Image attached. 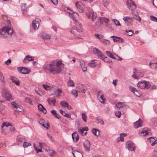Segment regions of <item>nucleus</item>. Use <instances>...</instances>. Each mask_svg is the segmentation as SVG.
<instances>
[{"instance_id": "obj_39", "label": "nucleus", "mask_w": 157, "mask_h": 157, "mask_svg": "<svg viewBox=\"0 0 157 157\" xmlns=\"http://www.w3.org/2000/svg\"><path fill=\"white\" fill-rule=\"evenodd\" d=\"M31 145V144L30 143L26 142H24L23 144V146L25 148Z\"/></svg>"}, {"instance_id": "obj_59", "label": "nucleus", "mask_w": 157, "mask_h": 157, "mask_svg": "<svg viewBox=\"0 0 157 157\" xmlns=\"http://www.w3.org/2000/svg\"><path fill=\"white\" fill-rule=\"evenodd\" d=\"M98 124L99 123L102 125H103L104 124V123L103 121L101 119H98Z\"/></svg>"}, {"instance_id": "obj_40", "label": "nucleus", "mask_w": 157, "mask_h": 157, "mask_svg": "<svg viewBox=\"0 0 157 157\" xmlns=\"http://www.w3.org/2000/svg\"><path fill=\"white\" fill-rule=\"evenodd\" d=\"M17 108H16L17 109L18 112H21L23 111V109L22 106L17 105Z\"/></svg>"}, {"instance_id": "obj_28", "label": "nucleus", "mask_w": 157, "mask_h": 157, "mask_svg": "<svg viewBox=\"0 0 157 157\" xmlns=\"http://www.w3.org/2000/svg\"><path fill=\"white\" fill-rule=\"evenodd\" d=\"M102 59L104 62L108 63H110L112 62V61L111 59L107 57H104V56L103 57L102 59Z\"/></svg>"}, {"instance_id": "obj_19", "label": "nucleus", "mask_w": 157, "mask_h": 157, "mask_svg": "<svg viewBox=\"0 0 157 157\" xmlns=\"http://www.w3.org/2000/svg\"><path fill=\"white\" fill-rule=\"evenodd\" d=\"M106 52L107 55L109 57L113 59H117V58H116V57H118V56L116 54H113L110 52L108 51H106Z\"/></svg>"}, {"instance_id": "obj_31", "label": "nucleus", "mask_w": 157, "mask_h": 157, "mask_svg": "<svg viewBox=\"0 0 157 157\" xmlns=\"http://www.w3.org/2000/svg\"><path fill=\"white\" fill-rule=\"evenodd\" d=\"M150 67L151 68H154L155 69L156 68L157 66V63H151V62L149 63Z\"/></svg>"}, {"instance_id": "obj_38", "label": "nucleus", "mask_w": 157, "mask_h": 157, "mask_svg": "<svg viewBox=\"0 0 157 157\" xmlns=\"http://www.w3.org/2000/svg\"><path fill=\"white\" fill-rule=\"evenodd\" d=\"M25 102L29 103L30 104L32 103L31 99L30 98L26 97L25 98Z\"/></svg>"}, {"instance_id": "obj_42", "label": "nucleus", "mask_w": 157, "mask_h": 157, "mask_svg": "<svg viewBox=\"0 0 157 157\" xmlns=\"http://www.w3.org/2000/svg\"><path fill=\"white\" fill-rule=\"evenodd\" d=\"M129 88V90L134 93H135V91H137V90L132 86H130Z\"/></svg>"}, {"instance_id": "obj_2", "label": "nucleus", "mask_w": 157, "mask_h": 157, "mask_svg": "<svg viewBox=\"0 0 157 157\" xmlns=\"http://www.w3.org/2000/svg\"><path fill=\"white\" fill-rule=\"evenodd\" d=\"M13 33V29L9 25L8 27H4L0 29V37L6 38L10 37Z\"/></svg>"}, {"instance_id": "obj_45", "label": "nucleus", "mask_w": 157, "mask_h": 157, "mask_svg": "<svg viewBox=\"0 0 157 157\" xmlns=\"http://www.w3.org/2000/svg\"><path fill=\"white\" fill-rule=\"evenodd\" d=\"M153 138V139L154 140L153 141V142L151 143V145L152 146H153L156 143V141L157 140L155 138H154V137H150L148 139H149L150 140V139Z\"/></svg>"}, {"instance_id": "obj_9", "label": "nucleus", "mask_w": 157, "mask_h": 157, "mask_svg": "<svg viewBox=\"0 0 157 157\" xmlns=\"http://www.w3.org/2000/svg\"><path fill=\"white\" fill-rule=\"evenodd\" d=\"M86 15L88 18L90 19L91 16V21L93 22H94L95 19L97 17V15L95 12H87L86 13Z\"/></svg>"}, {"instance_id": "obj_36", "label": "nucleus", "mask_w": 157, "mask_h": 157, "mask_svg": "<svg viewBox=\"0 0 157 157\" xmlns=\"http://www.w3.org/2000/svg\"><path fill=\"white\" fill-rule=\"evenodd\" d=\"M67 103L66 102H65L64 101H62L60 102V104L61 105L62 107H64V108H66V105H67Z\"/></svg>"}, {"instance_id": "obj_22", "label": "nucleus", "mask_w": 157, "mask_h": 157, "mask_svg": "<svg viewBox=\"0 0 157 157\" xmlns=\"http://www.w3.org/2000/svg\"><path fill=\"white\" fill-rule=\"evenodd\" d=\"M99 19L100 20V23L101 24L104 22L106 23H108L109 19L108 18L104 17H101L99 18Z\"/></svg>"}, {"instance_id": "obj_17", "label": "nucleus", "mask_w": 157, "mask_h": 157, "mask_svg": "<svg viewBox=\"0 0 157 157\" xmlns=\"http://www.w3.org/2000/svg\"><path fill=\"white\" fill-rule=\"evenodd\" d=\"M47 101L49 104L52 106H55L56 102L55 98L52 99V98H49L47 100Z\"/></svg>"}, {"instance_id": "obj_56", "label": "nucleus", "mask_w": 157, "mask_h": 157, "mask_svg": "<svg viewBox=\"0 0 157 157\" xmlns=\"http://www.w3.org/2000/svg\"><path fill=\"white\" fill-rule=\"evenodd\" d=\"M44 128L48 129V128L49 127V124H48L47 123H45V124H43L42 125Z\"/></svg>"}, {"instance_id": "obj_51", "label": "nucleus", "mask_w": 157, "mask_h": 157, "mask_svg": "<svg viewBox=\"0 0 157 157\" xmlns=\"http://www.w3.org/2000/svg\"><path fill=\"white\" fill-rule=\"evenodd\" d=\"M95 36L98 39H101L103 38V36L101 34H99L97 33H96L95 34Z\"/></svg>"}, {"instance_id": "obj_5", "label": "nucleus", "mask_w": 157, "mask_h": 157, "mask_svg": "<svg viewBox=\"0 0 157 157\" xmlns=\"http://www.w3.org/2000/svg\"><path fill=\"white\" fill-rule=\"evenodd\" d=\"M75 5L78 10L80 12L82 13L85 10V6L81 2H77Z\"/></svg>"}, {"instance_id": "obj_63", "label": "nucleus", "mask_w": 157, "mask_h": 157, "mask_svg": "<svg viewBox=\"0 0 157 157\" xmlns=\"http://www.w3.org/2000/svg\"><path fill=\"white\" fill-rule=\"evenodd\" d=\"M39 122L40 124L42 125L44 123V120L42 118H40Z\"/></svg>"}, {"instance_id": "obj_57", "label": "nucleus", "mask_w": 157, "mask_h": 157, "mask_svg": "<svg viewBox=\"0 0 157 157\" xmlns=\"http://www.w3.org/2000/svg\"><path fill=\"white\" fill-rule=\"evenodd\" d=\"M0 79L2 82H4V77L1 72H0Z\"/></svg>"}, {"instance_id": "obj_29", "label": "nucleus", "mask_w": 157, "mask_h": 157, "mask_svg": "<svg viewBox=\"0 0 157 157\" xmlns=\"http://www.w3.org/2000/svg\"><path fill=\"white\" fill-rule=\"evenodd\" d=\"M62 93V90L60 88H58L57 90L55 92L56 95L58 97L60 96Z\"/></svg>"}, {"instance_id": "obj_50", "label": "nucleus", "mask_w": 157, "mask_h": 157, "mask_svg": "<svg viewBox=\"0 0 157 157\" xmlns=\"http://www.w3.org/2000/svg\"><path fill=\"white\" fill-rule=\"evenodd\" d=\"M115 114L118 118H120L121 115V112L120 111H116L115 112Z\"/></svg>"}, {"instance_id": "obj_27", "label": "nucleus", "mask_w": 157, "mask_h": 157, "mask_svg": "<svg viewBox=\"0 0 157 157\" xmlns=\"http://www.w3.org/2000/svg\"><path fill=\"white\" fill-rule=\"evenodd\" d=\"M116 106L117 107L120 108H124L127 106V105L123 104V103L119 102L117 104Z\"/></svg>"}, {"instance_id": "obj_20", "label": "nucleus", "mask_w": 157, "mask_h": 157, "mask_svg": "<svg viewBox=\"0 0 157 157\" xmlns=\"http://www.w3.org/2000/svg\"><path fill=\"white\" fill-rule=\"evenodd\" d=\"M72 138L74 141L75 139V142H77L79 140V137L78 135L76 132H74L72 134Z\"/></svg>"}, {"instance_id": "obj_24", "label": "nucleus", "mask_w": 157, "mask_h": 157, "mask_svg": "<svg viewBox=\"0 0 157 157\" xmlns=\"http://www.w3.org/2000/svg\"><path fill=\"white\" fill-rule=\"evenodd\" d=\"M51 112L56 118L59 119L60 118V116L57 113L55 110H52L51 111Z\"/></svg>"}, {"instance_id": "obj_53", "label": "nucleus", "mask_w": 157, "mask_h": 157, "mask_svg": "<svg viewBox=\"0 0 157 157\" xmlns=\"http://www.w3.org/2000/svg\"><path fill=\"white\" fill-rule=\"evenodd\" d=\"M26 6V4L23 3L21 4V8L22 10H25Z\"/></svg>"}, {"instance_id": "obj_30", "label": "nucleus", "mask_w": 157, "mask_h": 157, "mask_svg": "<svg viewBox=\"0 0 157 157\" xmlns=\"http://www.w3.org/2000/svg\"><path fill=\"white\" fill-rule=\"evenodd\" d=\"M92 132L93 134L96 136H98L99 135V131L97 129L94 128L93 129Z\"/></svg>"}, {"instance_id": "obj_64", "label": "nucleus", "mask_w": 157, "mask_h": 157, "mask_svg": "<svg viewBox=\"0 0 157 157\" xmlns=\"http://www.w3.org/2000/svg\"><path fill=\"white\" fill-rule=\"evenodd\" d=\"M153 157H157V151H154L153 153Z\"/></svg>"}, {"instance_id": "obj_6", "label": "nucleus", "mask_w": 157, "mask_h": 157, "mask_svg": "<svg viewBox=\"0 0 157 157\" xmlns=\"http://www.w3.org/2000/svg\"><path fill=\"white\" fill-rule=\"evenodd\" d=\"M40 21V20L38 18H35L33 21L32 26L34 30H36L38 29Z\"/></svg>"}, {"instance_id": "obj_4", "label": "nucleus", "mask_w": 157, "mask_h": 157, "mask_svg": "<svg viewBox=\"0 0 157 157\" xmlns=\"http://www.w3.org/2000/svg\"><path fill=\"white\" fill-rule=\"evenodd\" d=\"M137 86L142 89H148L150 87L151 84L148 82L143 80L138 82Z\"/></svg>"}, {"instance_id": "obj_32", "label": "nucleus", "mask_w": 157, "mask_h": 157, "mask_svg": "<svg viewBox=\"0 0 157 157\" xmlns=\"http://www.w3.org/2000/svg\"><path fill=\"white\" fill-rule=\"evenodd\" d=\"M150 131V130L149 129H148L147 130H143L141 132V133H143L144 134V136L146 135H148Z\"/></svg>"}, {"instance_id": "obj_62", "label": "nucleus", "mask_w": 157, "mask_h": 157, "mask_svg": "<svg viewBox=\"0 0 157 157\" xmlns=\"http://www.w3.org/2000/svg\"><path fill=\"white\" fill-rule=\"evenodd\" d=\"M152 3L155 7L157 8V0H153Z\"/></svg>"}, {"instance_id": "obj_48", "label": "nucleus", "mask_w": 157, "mask_h": 157, "mask_svg": "<svg viewBox=\"0 0 157 157\" xmlns=\"http://www.w3.org/2000/svg\"><path fill=\"white\" fill-rule=\"evenodd\" d=\"M150 18L151 21L157 22V18L156 17L152 15H151L150 16Z\"/></svg>"}, {"instance_id": "obj_43", "label": "nucleus", "mask_w": 157, "mask_h": 157, "mask_svg": "<svg viewBox=\"0 0 157 157\" xmlns=\"http://www.w3.org/2000/svg\"><path fill=\"white\" fill-rule=\"evenodd\" d=\"M132 18L135 19L139 22H140L141 21V18L138 15H136V16H133Z\"/></svg>"}, {"instance_id": "obj_46", "label": "nucleus", "mask_w": 157, "mask_h": 157, "mask_svg": "<svg viewBox=\"0 0 157 157\" xmlns=\"http://www.w3.org/2000/svg\"><path fill=\"white\" fill-rule=\"evenodd\" d=\"M114 42L118 44L123 43L124 42V40H113Z\"/></svg>"}, {"instance_id": "obj_13", "label": "nucleus", "mask_w": 157, "mask_h": 157, "mask_svg": "<svg viewBox=\"0 0 157 157\" xmlns=\"http://www.w3.org/2000/svg\"><path fill=\"white\" fill-rule=\"evenodd\" d=\"M83 146L86 151H90V144L89 141H85L83 144Z\"/></svg>"}, {"instance_id": "obj_44", "label": "nucleus", "mask_w": 157, "mask_h": 157, "mask_svg": "<svg viewBox=\"0 0 157 157\" xmlns=\"http://www.w3.org/2000/svg\"><path fill=\"white\" fill-rule=\"evenodd\" d=\"M101 42L105 45L109 44L110 43V42L109 40H101Z\"/></svg>"}, {"instance_id": "obj_16", "label": "nucleus", "mask_w": 157, "mask_h": 157, "mask_svg": "<svg viewBox=\"0 0 157 157\" xmlns=\"http://www.w3.org/2000/svg\"><path fill=\"white\" fill-rule=\"evenodd\" d=\"M136 7V5H135L134 2L130 0V4L128 6V8L129 10H133Z\"/></svg>"}, {"instance_id": "obj_49", "label": "nucleus", "mask_w": 157, "mask_h": 157, "mask_svg": "<svg viewBox=\"0 0 157 157\" xmlns=\"http://www.w3.org/2000/svg\"><path fill=\"white\" fill-rule=\"evenodd\" d=\"M72 94L75 96V98H77L78 96L77 91L75 90H73L72 91Z\"/></svg>"}, {"instance_id": "obj_33", "label": "nucleus", "mask_w": 157, "mask_h": 157, "mask_svg": "<svg viewBox=\"0 0 157 157\" xmlns=\"http://www.w3.org/2000/svg\"><path fill=\"white\" fill-rule=\"evenodd\" d=\"M133 33L132 30H127L126 31V34L128 36H130Z\"/></svg>"}, {"instance_id": "obj_7", "label": "nucleus", "mask_w": 157, "mask_h": 157, "mask_svg": "<svg viewBox=\"0 0 157 157\" xmlns=\"http://www.w3.org/2000/svg\"><path fill=\"white\" fill-rule=\"evenodd\" d=\"M126 146L130 151H134L135 150V145L131 141H128L126 144Z\"/></svg>"}, {"instance_id": "obj_52", "label": "nucleus", "mask_w": 157, "mask_h": 157, "mask_svg": "<svg viewBox=\"0 0 157 157\" xmlns=\"http://www.w3.org/2000/svg\"><path fill=\"white\" fill-rule=\"evenodd\" d=\"M124 139L123 137H122V136H120V137H118L117 139V140L118 142L121 141H124Z\"/></svg>"}, {"instance_id": "obj_8", "label": "nucleus", "mask_w": 157, "mask_h": 157, "mask_svg": "<svg viewBox=\"0 0 157 157\" xmlns=\"http://www.w3.org/2000/svg\"><path fill=\"white\" fill-rule=\"evenodd\" d=\"M93 53L96 55L99 59H102L103 57L104 56V54L98 49L96 48H94Z\"/></svg>"}, {"instance_id": "obj_60", "label": "nucleus", "mask_w": 157, "mask_h": 157, "mask_svg": "<svg viewBox=\"0 0 157 157\" xmlns=\"http://www.w3.org/2000/svg\"><path fill=\"white\" fill-rule=\"evenodd\" d=\"M11 105L13 108H17V104L14 101L13 102L11 103Z\"/></svg>"}, {"instance_id": "obj_25", "label": "nucleus", "mask_w": 157, "mask_h": 157, "mask_svg": "<svg viewBox=\"0 0 157 157\" xmlns=\"http://www.w3.org/2000/svg\"><path fill=\"white\" fill-rule=\"evenodd\" d=\"M16 78L13 77H10V80L12 81V82L14 83L17 85H19L20 84V82L18 80H16Z\"/></svg>"}, {"instance_id": "obj_18", "label": "nucleus", "mask_w": 157, "mask_h": 157, "mask_svg": "<svg viewBox=\"0 0 157 157\" xmlns=\"http://www.w3.org/2000/svg\"><path fill=\"white\" fill-rule=\"evenodd\" d=\"M38 108L40 111H42L44 114L47 113L46 109L44 107V106L40 104H39L38 105Z\"/></svg>"}, {"instance_id": "obj_61", "label": "nucleus", "mask_w": 157, "mask_h": 157, "mask_svg": "<svg viewBox=\"0 0 157 157\" xmlns=\"http://www.w3.org/2000/svg\"><path fill=\"white\" fill-rule=\"evenodd\" d=\"M5 109V106H4L1 103H0V111H2L3 110Z\"/></svg>"}, {"instance_id": "obj_34", "label": "nucleus", "mask_w": 157, "mask_h": 157, "mask_svg": "<svg viewBox=\"0 0 157 157\" xmlns=\"http://www.w3.org/2000/svg\"><path fill=\"white\" fill-rule=\"evenodd\" d=\"M82 118L84 121L86 122L87 121V116L85 113H82Z\"/></svg>"}, {"instance_id": "obj_54", "label": "nucleus", "mask_w": 157, "mask_h": 157, "mask_svg": "<svg viewBox=\"0 0 157 157\" xmlns=\"http://www.w3.org/2000/svg\"><path fill=\"white\" fill-rule=\"evenodd\" d=\"M63 115L68 118H70L71 117V115L69 113H66L65 112Z\"/></svg>"}, {"instance_id": "obj_1", "label": "nucleus", "mask_w": 157, "mask_h": 157, "mask_svg": "<svg viewBox=\"0 0 157 157\" xmlns=\"http://www.w3.org/2000/svg\"><path fill=\"white\" fill-rule=\"evenodd\" d=\"M43 68L52 74L56 75L60 73L63 71L64 65L60 61L54 60L51 62L48 66H44Z\"/></svg>"}, {"instance_id": "obj_26", "label": "nucleus", "mask_w": 157, "mask_h": 157, "mask_svg": "<svg viewBox=\"0 0 157 157\" xmlns=\"http://www.w3.org/2000/svg\"><path fill=\"white\" fill-rule=\"evenodd\" d=\"M42 36L43 39H49L50 38V36L45 33H42Z\"/></svg>"}, {"instance_id": "obj_23", "label": "nucleus", "mask_w": 157, "mask_h": 157, "mask_svg": "<svg viewBox=\"0 0 157 157\" xmlns=\"http://www.w3.org/2000/svg\"><path fill=\"white\" fill-rule=\"evenodd\" d=\"M94 60H92L91 62L89 63L88 64L89 67L92 68H94L98 65V63L96 62H94Z\"/></svg>"}, {"instance_id": "obj_41", "label": "nucleus", "mask_w": 157, "mask_h": 157, "mask_svg": "<svg viewBox=\"0 0 157 157\" xmlns=\"http://www.w3.org/2000/svg\"><path fill=\"white\" fill-rule=\"evenodd\" d=\"M112 21H113L115 24L116 26H121V25L119 22L116 19H113L112 20Z\"/></svg>"}, {"instance_id": "obj_11", "label": "nucleus", "mask_w": 157, "mask_h": 157, "mask_svg": "<svg viewBox=\"0 0 157 157\" xmlns=\"http://www.w3.org/2000/svg\"><path fill=\"white\" fill-rule=\"evenodd\" d=\"M2 96L3 97L5 98L6 99L7 101H10L11 99V94L7 91H5Z\"/></svg>"}, {"instance_id": "obj_47", "label": "nucleus", "mask_w": 157, "mask_h": 157, "mask_svg": "<svg viewBox=\"0 0 157 157\" xmlns=\"http://www.w3.org/2000/svg\"><path fill=\"white\" fill-rule=\"evenodd\" d=\"M56 153V152L52 150H50L49 151V155L51 157L53 156Z\"/></svg>"}, {"instance_id": "obj_3", "label": "nucleus", "mask_w": 157, "mask_h": 157, "mask_svg": "<svg viewBox=\"0 0 157 157\" xmlns=\"http://www.w3.org/2000/svg\"><path fill=\"white\" fill-rule=\"evenodd\" d=\"M76 30L71 29V33L73 34L75 36V38H80L78 35V33L82 32V26L80 23L77 21L76 23Z\"/></svg>"}, {"instance_id": "obj_14", "label": "nucleus", "mask_w": 157, "mask_h": 157, "mask_svg": "<svg viewBox=\"0 0 157 157\" xmlns=\"http://www.w3.org/2000/svg\"><path fill=\"white\" fill-rule=\"evenodd\" d=\"M143 122V121L139 118L138 121L134 123V127L136 128H137L139 127H141L142 125Z\"/></svg>"}, {"instance_id": "obj_37", "label": "nucleus", "mask_w": 157, "mask_h": 157, "mask_svg": "<svg viewBox=\"0 0 157 157\" xmlns=\"http://www.w3.org/2000/svg\"><path fill=\"white\" fill-rule=\"evenodd\" d=\"M102 2L103 4L105 6H106L107 5H108L110 2L108 0H103Z\"/></svg>"}, {"instance_id": "obj_21", "label": "nucleus", "mask_w": 157, "mask_h": 157, "mask_svg": "<svg viewBox=\"0 0 157 157\" xmlns=\"http://www.w3.org/2000/svg\"><path fill=\"white\" fill-rule=\"evenodd\" d=\"M34 60V59H33L32 56H30L29 55L26 56L25 58L24 59L23 61V63H26V60H27L28 61H33Z\"/></svg>"}, {"instance_id": "obj_15", "label": "nucleus", "mask_w": 157, "mask_h": 157, "mask_svg": "<svg viewBox=\"0 0 157 157\" xmlns=\"http://www.w3.org/2000/svg\"><path fill=\"white\" fill-rule=\"evenodd\" d=\"M88 130V128L87 127H85L84 128H80L79 129H78V132L81 135H86V132L84 133V131H87Z\"/></svg>"}, {"instance_id": "obj_12", "label": "nucleus", "mask_w": 157, "mask_h": 157, "mask_svg": "<svg viewBox=\"0 0 157 157\" xmlns=\"http://www.w3.org/2000/svg\"><path fill=\"white\" fill-rule=\"evenodd\" d=\"M72 153L73 155L75 157H83L82 154L78 151L76 150L73 149V148H72Z\"/></svg>"}, {"instance_id": "obj_35", "label": "nucleus", "mask_w": 157, "mask_h": 157, "mask_svg": "<svg viewBox=\"0 0 157 157\" xmlns=\"http://www.w3.org/2000/svg\"><path fill=\"white\" fill-rule=\"evenodd\" d=\"M5 126L8 127L9 126H11V125L9 123H7V122H4L2 123L1 127L2 128Z\"/></svg>"}, {"instance_id": "obj_58", "label": "nucleus", "mask_w": 157, "mask_h": 157, "mask_svg": "<svg viewBox=\"0 0 157 157\" xmlns=\"http://www.w3.org/2000/svg\"><path fill=\"white\" fill-rule=\"evenodd\" d=\"M74 82L71 80H70L68 82V84L70 86H73L74 85Z\"/></svg>"}, {"instance_id": "obj_55", "label": "nucleus", "mask_w": 157, "mask_h": 157, "mask_svg": "<svg viewBox=\"0 0 157 157\" xmlns=\"http://www.w3.org/2000/svg\"><path fill=\"white\" fill-rule=\"evenodd\" d=\"M81 65L82 66L83 71L84 72L86 71H87V67L85 66H83V64L82 63H81Z\"/></svg>"}, {"instance_id": "obj_10", "label": "nucleus", "mask_w": 157, "mask_h": 157, "mask_svg": "<svg viewBox=\"0 0 157 157\" xmlns=\"http://www.w3.org/2000/svg\"><path fill=\"white\" fill-rule=\"evenodd\" d=\"M17 70L20 73L23 74H28L30 71L27 68L25 67H19L17 68Z\"/></svg>"}]
</instances>
